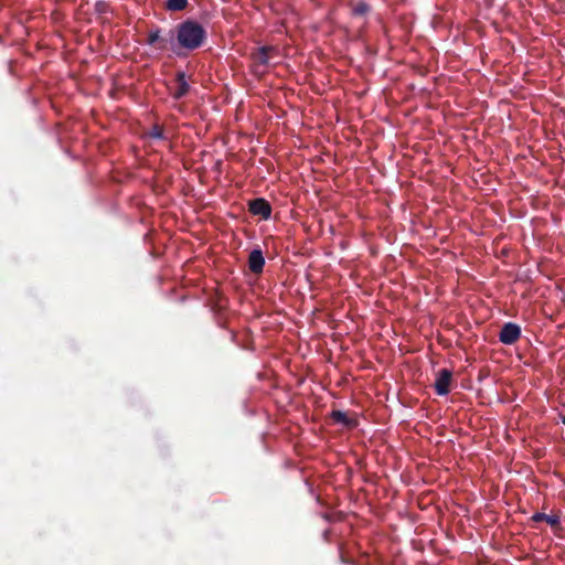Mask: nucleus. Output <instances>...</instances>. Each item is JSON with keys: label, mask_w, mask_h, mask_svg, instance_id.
Instances as JSON below:
<instances>
[{"label": "nucleus", "mask_w": 565, "mask_h": 565, "mask_svg": "<svg viewBox=\"0 0 565 565\" xmlns=\"http://www.w3.org/2000/svg\"><path fill=\"white\" fill-rule=\"evenodd\" d=\"M174 49L184 56L188 52L200 49L206 41V30L198 21L186 19L175 25Z\"/></svg>", "instance_id": "f257e3e1"}, {"label": "nucleus", "mask_w": 565, "mask_h": 565, "mask_svg": "<svg viewBox=\"0 0 565 565\" xmlns=\"http://www.w3.org/2000/svg\"><path fill=\"white\" fill-rule=\"evenodd\" d=\"M146 44L161 51L170 50L178 56H182V53L174 49V33L172 29L164 32L159 26L151 28Z\"/></svg>", "instance_id": "f03ea898"}, {"label": "nucleus", "mask_w": 565, "mask_h": 565, "mask_svg": "<svg viewBox=\"0 0 565 565\" xmlns=\"http://www.w3.org/2000/svg\"><path fill=\"white\" fill-rule=\"evenodd\" d=\"M521 338V328L513 322H507L502 326L499 333V341L507 345L514 344Z\"/></svg>", "instance_id": "7ed1b4c3"}, {"label": "nucleus", "mask_w": 565, "mask_h": 565, "mask_svg": "<svg viewBox=\"0 0 565 565\" xmlns=\"http://www.w3.org/2000/svg\"><path fill=\"white\" fill-rule=\"evenodd\" d=\"M248 211L253 215L260 216L263 220H269L271 216V205L264 198H256L248 202Z\"/></svg>", "instance_id": "20e7f679"}, {"label": "nucleus", "mask_w": 565, "mask_h": 565, "mask_svg": "<svg viewBox=\"0 0 565 565\" xmlns=\"http://www.w3.org/2000/svg\"><path fill=\"white\" fill-rule=\"evenodd\" d=\"M452 372L448 369L439 370L434 384L436 393L440 396L447 395L450 392Z\"/></svg>", "instance_id": "39448f33"}, {"label": "nucleus", "mask_w": 565, "mask_h": 565, "mask_svg": "<svg viewBox=\"0 0 565 565\" xmlns=\"http://www.w3.org/2000/svg\"><path fill=\"white\" fill-rule=\"evenodd\" d=\"M265 266V258L263 252L259 248L253 249L248 256V268L255 274L259 275L263 273Z\"/></svg>", "instance_id": "423d86ee"}, {"label": "nucleus", "mask_w": 565, "mask_h": 565, "mask_svg": "<svg viewBox=\"0 0 565 565\" xmlns=\"http://www.w3.org/2000/svg\"><path fill=\"white\" fill-rule=\"evenodd\" d=\"M276 52L274 46H262L252 53V58L257 65H268L271 54Z\"/></svg>", "instance_id": "0eeeda50"}, {"label": "nucleus", "mask_w": 565, "mask_h": 565, "mask_svg": "<svg viewBox=\"0 0 565 565\" xmlns=\"http://www.w3.org/2000/svg\"><path fill=\"white\" fill-rule=\"evenodd\" d=\"M175 82L178 84L177 89L173 92L172 96L174 99H181L186 96L190 92V85L186 81V75L184 72L179 71L175 74Z\"/></svg>", "instance_id": "6e6552de"}, {"label": "nucleus", "mask_w": 565, "mask_h": 565, "mask_svg": "<svg viewBox=\"0 0 565 565\" xmlns=\"http://www.w3.org/2000/svg\"><path fill=\"white\" fill-rule=\"evenodd\" d=\"M349 7L351 8V15L354 18H364L372 10L371 6L364 0L351 1Z\"/></svg>", "instance_id": "1a4fd4ad"}, {"label": "nucleus", "mask_w": 565, "mask_h": 565, "mask_svg": "<svg viewBox=\"0 0 565 565\" xmlns=\"http://www.w3.org/2000/svg\"><path fill=\"white\" fill-rule=\"evenodd\" d=\"M531 520L533 522H546L547 524L551 525L552 529L554 530H559L561 529V519L557 514H552V515H548V514H545L543 512H536L532 515Z\"/></svg>", "instance_id": "9d476101"}, {"label": "nucleus", "mask_w": 565, "mask_h": 565, "mask_svg": "<svg viewBox=\"0 0 565 565\" xmlns=\"http://www.w3.org/2000/svg\"><path fill=\"white\" fill-rule=\"evenodd\" d=\"M331 418L348 428H354L358 426V420L355 418L350 417L345 412L335 409L331 413Z\"/></svg>", "instance_id": "9b49d317"}, {"label": "nucleus", "mask_w": 565, "mask_h": 565, "mask_svg": "<svg viewBox=\"0 0 565 565\" xmlns=\"http://www.w3.org/2000/svg\"><path fill=\"white\" fill-rule=\"evenodd\" d=\"M189 6L188 0H167L166 9L169 11H182Z\"/></svg>", "instance_id": "f8f14e48"}, {"label": "nucleus", "mask_w": 565, "mask_h": 565, "mask_svg": "<svg viewBox=\"0 0 565 565\" xmlns=\"http://www.w3.org/2000/svg\"><path fill=\"white\" fill-rule=\"evenodd\" d=\"M148 136L152 139H164L163 127L160 125H153L148 132Z\"/></svg>", "instance_id": "ddd939ff"}, {"label": "nucleus", "mask_w": 565, "mask_h": 565, "mask_svg": "<svg viewBox=\"0 0 565 565\" xmlns=\"http://www.w3.org/2000/svg\"><path fill=\"white\" fill-rule=\"evenodd\" d=\"M562 423L565 425V416L562 417Z\"/></svg>", "instance_id": "4468645a"}]
</instances>
